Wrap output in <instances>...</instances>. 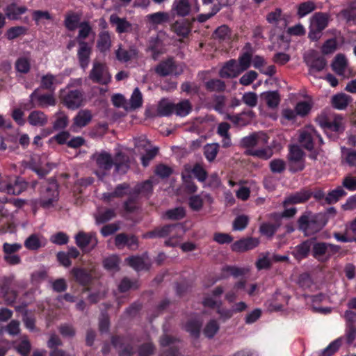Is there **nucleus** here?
Listing matches in <instances>:
<instances>
[{
    "label": "nucleus",
    "instance_id": "0e129e2a",
    "mask_svg": "<svg viewBox=\"0 0 356 356\" xmlns=\"http://www.w3.org/2000/svg\"><path fill=\"white\" fill-rule=\"evenodd\" d=\"M186 212L183 207H177L168 210L164 216L170 220H179L185 216Z\"/></svg>",
    "mask_w": 356,
    "mask_h": 356
},
{
    "label": "nucleus",
    "instance_id": "69168bd1",
    "mask_svg": "<svg viewBox=\"0 0 356 356\" xmlns=\"http://www.w3.org/2000/svg\"><path fill=\"white\" fill-rule=\"evenodd\" d=\"M104 266L109 270L118 271L119 270L120 259L116 255H112L104 260Z\"/></svg>",
    "mask_w": 356,
    "mask_h": 356
},
{
    "label": "nucleus",
    "instance_id": "2eb2a0df",
    "mask_svg": "<svg viewBox=\"0 0 356 356\" xmlns=\"http://www.w3.org/2000/svg\"><path fill=\"white\" fill-rule=\"evenodd\" d=\"M74 238L76 245L83 252H89L92 250L98 243L96 235L92 232L86 233L83 231H80Z\"/></svg>",
    "mask_w": 356,
    "mask_h": 356
},
{
    "label": "nucleus",
    "instance_id": "4be33fe9",
    "mask_svg": "<svg viewBox=\"0 0 356 356\" xmlns=\"http://www.w3.org/2000/svg\"><path fill=\"white\" fill-rule=\"evenodd\" d=\"M312 195V193L307 190H302L288 195L283 202V205L286 207L289 204H300L307 201Z\"/></svg>",
    "mask_w": 356,
    "mask_h": 356
},
{
    "label": "nucleus",
    "instance_id": "aec40b11",
    "mask_svg": "<svg viewBox=\"0 0 356 356\" xmlns=\"http://www.w3.org/2000/svg\"><path fill=\"white\" fill-rule=\"evenodd\" d=\"M91 52L92 44L88 42H81L79 44L77 57L80 66L83 70L86 69L89 65Z\"/></svg>",
    "mask_w": 356,
    "mask_h": 356
},
{
    "label": "nucleus",
    "instance_id": "6e6d98bb",
    "mask_svg": "<svg viewBox=\"0 0 356 356\" xmlns=\"http://www.w3.org/2000/svg\"><path fill=\"white\" fill-rule=\"evenodd\" d=\"M213 37L220 41L228 42L232 38V32L227 26L222 25L216 29Z\"/></svg>",
    "mask_w": 356,
    "mask_h": 356
},
{
    "label": "nucleus",
    "instance_id": "f704fd0d",
    "mask_svg": "<svg viewBox=\"0 0 356 356\" xmlns=\"http://www.w3.org/2000/svg\"><path fill=\"white\" fill-rule=\"evenodd\" d=\"M138 51L136 49L131 48L129 49H125L120 46L115 51L116 58L122 63H126L133 58H136Z\"/></svg>",
    "mask_w": 356,
    "mask_h": 356
},
{
    "label": "nucleus",
    "instance_id": "49530a36",
    "mask_svg": "<svg viewBox=\"0 0 356 356\" xmlns=\"http://www.w3.org/2000/svg\"><path fill=\"white\" fill-rule=\"evenodd\" d=\"M16 70L22 74H26L31 69V57L25 55L19 57L15 62Z\"/></svg>",
    "mask_w": 356,
    "mask_h": 356
},
{
    "label": "nucleus",
    "instance_id": "052dcab7",
    "mask_svg": "<svg viewBox=\"0 0 356 356\" xmlns=\"http://www.w3.org/2000/svg\"><path fill=\"white\" fill-rule=\"evenodd\" d=\"M79 20L80 17L77 14L71 13L66 15L64 24L69 31H74L77 28Z\"/></svg>",
    "mask_w": 356,
    "mask_h": 356
},
{
    "label": "nucleus",
    "instance_id": "f03ea898",
    "mask_svg": "<svg viewBox=\"0 0 356 356\" xmlns=\"http://www.w3.org/2000/svg\"><path fill=\"white\" fill-rule=\"evenodd\" d=\"M330 15L326 13H314L309 19L308 37L313 41H317L322 35V31L328 26Z\"/></svg>",
    "mask_w": 356,
    "mask_h": 356
},
{
    "label": "nucleus",
    "instance_id": "c03bdc74",
    "mask_svg": "<svg viewBox=\"0 0 356 356\" xmlns=\"http://www.w3.org/2000/svg\"><path fill=\"white\" fill-rule=\"evenodd\" d=\"M192 111V105L189 100L184 99L175 104V114L179 117L188 115Z\"/></svg>",
    "mask_w": 356,
    "mask_h": 356
},
{
    "label": "nucleus",
    "instance_id": "a211bd4d",
    "mask_svg": "<svg viewBox=\"0 0 356 356\" xmlns=\"http://www.w3.org/2000/svg\"><path fill=\"white\" fill-rule=\"evenodd\" d=\"M259 243L258 238H244L235 241L232 245V250L236 252H243L255 248Z\"/></svg>",
    "mask_w": 356,
    "mask_h": 356
},
{
    "label": "nucleus",
    "instance_id": "412c9836",
    "mask_svg": "<svg viewBox=\"0 0 356 356\" xmlns=\"http://www.w3.org/2000/svg\"><path fill=\"white\" fill-rule=\"evenodd\" d=\"M289 298L280 292H276L273 297L267 300L266 306L270 312L280 311L288 303Z\"/></svg>",
    "mask_w": 356,
    "mask_h": 356
},
{
    "label": "nucleus",
    "instance_id": "4d7b16f0",
    "mask_svg": "<svg viewBox=\"0 0 356 356\" xmlns=\"http://www.w3.org/2000/svg\"><path fill=\"white\" fill-rule=\"evenodd\" d=\"M202 321L195 318L188 321L184 326L185 330L193 337H198L200 334Z\"/></svg>",
    "mask_w": 356,
    "mask_h": 356
},
{
    "label": "nucleus",
    "instance_id": "6ab92c4d",
    "mask_svg": "<svg viewBox=\"0 0 356 356\" xmlns=\"http://www.w3.org/2000/svg\"><path fill=\"white\" fill-rule=\"evenodd\" d=\"M92 118L90 111L88 109L80 110L73 119L71 129L73 131H77L78 129L87 126Z\"/></svg>",
    "mask_w": 356,
    "mask_h": 356
},
{
    "label": "nucleus",
    "instance_id": "2f4dec72",
    "mask_svg": "<svg viewBox=\"0 0 356 356\" xmlns=\"http://www.w3.org/2000/svg\"><path fill=\"white\" fill-rule=\"evenodd\" d=\"M111 44L112 41L110 33L106 31H101L97 42V49L101 52L104 53L110 50Z\"/></svg>",
    "mask_w": 356,
    "mask_h": 356
},
{
    "label": "nucleus",
    "instance_id": "72a5a7b5",
    "mask_svg": "<svg viewBox=\"0 0 356 356\" xmlns=\"http://www.w3.org/2000/svg\"><path fill=\"white\" fill-rule=\"evenodd\" d=\"M149 49L152 51L154 60L158 59L159 56L163 53V44L159 35L150 39Z\"/></svg>",
    "mask_w": 356,
    "mask_h": 356
},
{
    "label": "nucleus",
    "instance_id": "c9c22d12",
    "mask_svg": "<svg viewBox=\"0 0 356 356\" xmlns=\"http://www.w3.org/2000/svg\"><path fill=\"white\" fill-rule=\"evenodd\" d=\"M157 113L160 116H169L175 113V103L167 99H161L158 104Z\"/></svg>",
    "mask_w": 356,
    "mask_h": 356
},
{
    "label": "nucleus",
    "instance_id": "c85d7f7f",
    "mask_svg": "<svg viewBox=\"0 0 356 356\" xmlns=\"http://www.w3.org/2000/svg\"><path fill=\"white\" fill-rule=\"evenodd\" d=\"M28 122L33 127H43L47 124L48 117L40 111H33L29 115Z\"/></svg>",
    "mask_w": 356,
    "mask_h": 356
},
{
    "label": "nucleus",
    "instance_id": "13d9d810",
    "mask_svg": "<svg viewBox=\"0 0 356 356\" xmlns=\"http://www.w3.org/2000/svg\"><path fill=\"white\" fill-rule=\"evenodd\" d=\"M246 115L249 116L250 118H252L253 115V113L252 111H250L247 113H242L239 115L228 114L226 115L225 118L229 120L236 126L243 127L248 123V121L245 119Z\"/></svg>",
    "mask_w": 356,
    "mask_h": 356
},
{
    "label": "nucleus",
    "instance_id": "680f3d73",
    "mask_svg": "<svg viewBox=\"0 0 356 356\" xmlns=\"http://www.w3.org/2000/svg\"><path fill=\"white\" fill-rule=\"evenodd\" d=\"M246 153L262 159H268L272 156V151L268 148H251L248 149Z\"/></svg>",
    "mask_w": 356,
    "mask_h": 356
},
{
    "label": "nucleus",
    "instance_id": "c756f323",
    "mask_svg": "<svg viewBox=\"0 0 356 356\" xmlns=\"http://www.w3.org/2000/svg\"><path fill=\"white\" fill-rule=\"evenodd\" d=\"M313 241L307 240L297 245L292 252L296 259L300 260L305 258L309 252H312Z\"/></svg>",
    "mask_w": 356,
    "mask_h": 356
},
{
    "label": "nucleus",
    "instance_id": "1a4fd4ad",
    "mask_svg": "<svg viewBox=\"0 0 356 356\" xmlns=\"http://www.w3.org/2000/svg\"><path fill=\"white\" fill-rule=\"evenodd\" d=\"M184 234V229L181 225L175 224L163 226V227L156 229L144 235L145 238L165 237L179 238Z\"/></svg>",
    "mask_w": 356,
    "mask_h": 356
},
{
    "label": "nucleus",
    "instance_id": "5fc2aeb1",
    "mask_svg": "<svg viewBox=\"0 0 356 356\" xmlns=\"http://www.w3.org/2000/svg\"><path fill=\"white\" fill-rule=\"evenodd\" d=\"M244 274V270L236 266H225L222 268L221 275L218 277V280L225 279L230 275L235 277H238Z\"/></svg>",
    "mask_w": 356,
    "mask_h": 356
},
{
    "label": "nucleus",
    "instance_id": "473e14b6",
    "mask_svg": "<svg viewBox=\"0 0 356 356\" xmlns=\"http://www.w3.org/2000/svg\"><path fill=\"white\" fill-rule=\"evenodd\" d=\"M26 10L27 8L25 6H19L16 3H11L6 6L4 12L6 17L9 19L16 20Z\"/></svg>",
    "mask_w": 356,
    "mask_h": 356
},
{
    "label": "nucleus",
    "instance_id": "cd10ccee",
    "mask_svg": "<svg viewBox=\"0 0 356 356\" xmlns=\"http://www.w3.org/2000/svg\"><path fill=\"white\" fill-rule=\"evenodd\" d=\"M62 83L60 76L47 74L41 78V87L51 92L54 91L57 85Z\"/></svg>",
    "mask_w": 356,
    "mask_h": 356
},
{
    "label": "nucleus",
    "instance_id": "a18cd8bd",
    "mask_svg": "<svg viewBox=\"0 0 356 356\" xmlns=\"http://www.w3.org/2000/svg\"><path fill=\"white\" fill-rule=\"evenodd\" d=\"M332 70L339 75H343L347 68V60L343 55H337L332 64Z\"/></svg>",
    "mask_w": 356,
    "mask_h": 356
},
{
    "label": "nucleus",
    "instance_id": "6e6552de",
    "mask_svg": "<svg viewBox=\"0 0 356 356\" xmlns=\"http://www.w3.org/2000/svg\"><path fill=\"white\" fill-rule=\"evenodd\" d=\"M60 93L62 102L67 108L74 110L82 105L83 95L80 90L63 89Z\"/></svg>",
    "mask_w": 356,
    "mask_h": 356
},
{
    "label": "nucleus",
    "instance_id": "864d4df0",
    "mask_svg": "<svg viewBox=\"0 0 356 356\" xmlns=\"http://www.w3.org/2000/svg\"><path fill=\"white\" fill-rule=\"evenodd\" d=\"M128 188L129 187L127 184H120L116 187L114 192L104 193L102 199L106 202H108L113 197H122L127 193Z\"/></svg>",
    "mask_w": 356,
    "mask_h": 356
},
{
    "label": "nucleus",
    "instance_id": "e2e57ef3",
    "mask_svg": "<svg viewBox=\"0 0 356 356\" xmlns=\"http://www.w3.org/2000/svg\"><path fill=\"white\" fill-rule=\"evenodd\" d=\"M143 96L138 88H135L129 99V108L136 109L142 106Z\"/></svg>",
    "mask_w": 356,
    "mask_h": 356
},
{
    "label": "nucleus",
    "instance_id": "9b49d317",
    "mask_svg": "<svg viewBox=\"0 0 356 356\" xmlns=\"http://www.w3.org/2000/svg\"><path fill=\"white\" fill-rule=\"evenodd\" d=\"M304 60L309 69L310 74L322 71L326 65L325 58L314 50L305 53Z\"/></svg>",
    "mask_w": 356,
    "mask_h": 356
},
{
    "label": "nucleus",
    "instance_id": "f3484780",
    "mask_svg": "<svg viewBox=\"0 0 356 356\" xmlns=\"http://www.w3.org/2000/svg\"><path fill=\"white\" fill-rule=\"evenodd\" d=\"M30 99L37 106L41 108L55 106L56 102L53 94H39L38 90L31 94Z\"/></svg>",
    "mask_w": 356,
    "mask_h": 356
},
{
    "label": "nucleus",
    "instance_id": "b1692460",
    "mask_svg": "<svg viewBox=\"0 0 356 356\" xmlns=\"http://www.w3.org/2000/svg\"><path fill=\"white\" fill-rule=\"evenodd\" d=\"M169 18L170 16L168 13L160 11L147 15L145 17V20L149 27L156 28L159 25L168 22Z\"/></svg>",
    "mask_w": 356,
    "mask_h": 356
},
{
    "label": "nucleus",
    "instance_id": "774afa93",
    "mask_svg": "<svg viewBox=\"0 0 356 356\" xmlns=\"http://www.w3.org/2000/svg\"><path fill=\"white\" fill-rule=\"evenodd\" d=\"M172 29L177 35L184 38L186 37L190 32L188 25L184 22H176L174 24Z\"/></svg>",
    "mask_w": 356,
    "mask_h": 356
},
{
    "label": "nucleus",
    "instance_id": "a19ab883",
    "mask_svg": "<svg viewBox=\"0 0 356 356\" xmlns=\"http://www.w3.org/2000/svg\"><path fill=\"white\" fill-rule=\"evenodd\" d=\"M341 152V163L347 164L350 166H356V150L342 147Z\"/></svg>",
    "mask_w": 356,
    "mask_h": 356
},
{
    "label": "nucleus",
    "instance_id": "bf43d9fd",
    "mask_svg": "<svg viewBox=\"0 0 356 356\" xmlns=\"http://www.w3.org/2000/svg\"><path fill=\"white\" fill-rule=\"evenodd\" d=\"M220 328L219 324L216 320H210L205 325L203 333L208 338H213L218 332Z\"/></svg>",
    "mask_w": 356,
    "mask_h": 356
},
{
    "label": "nucleus",
    "instance_id": "09e8293b",
    "mask_svg": "<svg viewBox=\"0 0 356 356\" xmlns=\"http://www.w3.org/2000/svg\"><path fill=\"white\" fill-rule=\"evenodd\" d=\"M345 195H346V193L343 188L341 186H338L330 191L325 196V200L327 204H334Z\"/></svg>",
    "mask_w": 356,
    "mask_h": 356
},
{
    "label": "nucleus",
    "instance_id": "79ce46f5",
    "mask_svg": "<svg viewBox=\"0 0 356 356\" xmlns=\"http://www.w3.org/2000/svg\"><path fill=\"white\" fill-rule=\"evenodd\" d=\"M45 244L44 238L37 234H32L24 241V246L31 250H35Z\"/></svg>",
    "mask_w": 356,
    "mask_h": 356
},
{
    "label": "nucleus",
    "instance_id": "8fccbe9b",
    "mask_svg": "<svg viewBox=\"0 0 356 356\" xmlns=\"http://www.w3.org/2000/svg\"><path fill=\"white\" fill-rule=\"evenodd\" d=\"M79 33L76 37L78 44L86 42L85 40L92 32V27L88 22H82L79 25Z\"/></svg>",
    "mask_w": 356,
    "mask_h": 356
},
{
    "label": "nucleus",
    "instance_id": "e433bc0d",
    "mask_svg": "<svg viewBox=\"0 0 356 356\" xmlns=\"http://www.w3.org/2000/svg\"><path fill=\"white\" fill-rule=\"evenodd\" d=\"M110 22L116 26V31L122 33L127 32L131 29V24L124 18H120L117 15L110 16Z\"/></svg>",
    "mask_w": 356,
    "mask_h": 356
},
{
    "label": "nucleus",
    "instance_id": "39448f33",
    "mask_svg": "<svg viewBox=\"0 0 356 356\" xmlns=\"http://www.w3.org/2000/svg\"><path fill=\"white\" fill-rule=\"evenodd\" d=\"M58 199V186L55 182L50 183L41 191L40 197L35 200V204H39L44 209L53 207Z\"/></svg>",
    "mask_w": 356,
    "mask_h": 356
},
{
    "label": "nucleus",
    "instance_id": "ddd939ff",
    "mask_svg": "<svg viewBox=\"0 0 356 356\" xmlns=\"http://www.w3.org/2000/svg\"><path fill=\"white\" fill-rule=\"evenodd\" d=\"M22 245L19 243H4L2 246L3 260L10 265H17L22 261L21 257L17 253L22 249Z\"/></svg>",
    "mask_w": 356,
    "mask_h": 356
},
{
    "label": "nucleus",
    "instance_id": "338daca9",
    "mask_svg": "<svg viewBox=\"0 0 356 356\" xmlns=\"http://www.w3.org/2000/svg\"><path fill=\"white\" fill-rule=\"evenodd\" d=\"M251 54L248 52L243 53L241 56H239L237 65L241 73L250 67L251 65Z\"/></svg>",
    "mask_w": 356,
    "mask_h": 356
},
{
    "label": "nucleus",
    "instance_id": "0eeeda50",
    "mask_svg": "<svg viewBox=\"0 0 356 356\" xmlns=\"http://www.w3.org/2000/svg\"><path fill=\"white\" fill-rule=\"evenodd\" d=\"M299 142L305 148L311 150L316 143L321 145L323 144V139L313 127L307 126L300 131Z\"/></svg>",
    "mask_w": 356,
    "mask_h": 356
},
{
    "label": "nucleus",
    "instance_id": "7ed1b4c3",
    "mask_svg": "<svg viewBox=\"0 0 356 356\" xmlns=\"http://www.w3.org/2000/svg\"><path fill=\"white\" fill-rule=\"evenodd\" d=\"M340 250V247L325 242H313L312 255L320 262H326Z\"/></svg>",
    "mask_w": 356,
    "mask_h": 356
},
{
    "label": "nucleus",
    "instance_id": "3c124183",
    "mask_svg": "<svg viewBox=\"0 0 356 356\" xmlns=\"http://www.w3.org/2000/svg\"><path fill=\"white\" fill-rule=\"evenodd\" d=\"M15 349L22 356H28L31 349V344L27 336H22L19 339V343L17 344Z\"/></svg>",
    "mask_w": 356,
    "mask_h": 356
},
{
    "label": "nucleus",
    "instance_id": "423d86ee",
    "mask_svg": "<svg viewBox=\"0 0 356 356\" xmlns=\"http://www.w3.org/2000/svg\"><path fill=\"white\" fill-rule=\"evenodd\" d=\"M317 121L327 135L329 131L339 133L344 129V120L340 115H334L329 118L321 115Z\"/></svg>",
    "mask_w": 356,
    "mask_h": 356
},
{
    "label": "nucleus",
    "instance_id": "603ef678",
    "mask_svg": "<svg viewBox=\"0 0 356 356\" xmlns=\"http://www.w3.org/2000/svg\"><path fill=\"white\" fill-rule=\"evenodd\" d=\"M316 9V3L308 1L301 3L298 5L297 15L300 18H302Z\"/></svg>",
    "mask_w": 356,
    "mask_h": 356
},
{
    "label": "nucleus",
    "instance_id": "f8f14e48",
    "mask_svg": "<svg viewBox=\"0 0 356 356\" xmlns=\"http://www.w3.org/2000/svg\"><path fill=\"white\" fill-rule=\"evenodd\" d=\"M89 78L95 83L108 84L111 79V76L105 64L95 61L90 70Z\"/></svg>",
    "mask_w": 356,
    "mask_h": 356
},
{
    "label": "nucleus",
    "instance_id": "5701e85b",
    "mask_svg": "<svg viewBox=\"0 0 356 356\" xmlns=\"http://www.w3.org/2000/svg\"><path fill=\"white\" fill-rule=\"evenodd\" d=\"M219 74L222 78H234L241 74V72L238 67L237 61L232 59L222 66Z\"/></svg>",
    "mask_w": 356,
    "mask_h": 356
},
{
    "label": "nucleus",
    "instance_id": "bb28decb",
    "mask_svg": "<svg viewBox=\"0 0 356 356\" xmlns=\"http://www.w3.org/2000/svg\"><path fill=\"white\" fill-rule=\"evenodd\" d=\"M267 21L278 27L280 29H285L287 22L286 18L282 15V10L277 8L275 11L270 13L266 17Z\"/></svg>",
    "mask_w": 356,
    "mask_h": 356
},
{
    "label": "nucleus",
    "instance_id": "ea45409f",
    "mask_svg": "<svg viewBox=\"0 0 356 356\" xmlns=\"http://www.w3.org/2000/svg\"><path fill=\"white\" fill-rule=\"evenodd\" d=\"M261 98L270 108H276L280 101V95L277 91L264 92L261 95Z\"/></svg>",
    "mask_w": 356,
    "mask_h": 356
},
{
    "label": "nucleus",
    "instance_id": "37998d69",
    "mask_svg": "<svg viewBox=\"0 0 356 356\" xmlns=\"http://www.w3.org/2000/svg\"><path fill=\"white\" fill-rule=\"evenodd\" d=\"M350 101L351 97L349 95L344 93H339L332 97V104L335 108L342 110L346 108Z\"/></svg>",
    "mask_w": 356,
    "mask_h": 356
},
{
    "label": "nucleus",
    "instance_id": "a878e982",
    "mask_svg": "<svg viewBox=\"0 0 356 356\" xmlns=\"http://www.w3.org/2000/svg\"><path fill=\"white\" fill-rule=\"evenodd\" d=\"M267 143V140L264 134H254L244 137L241 140V144L245 147H254Z\"/></svg>",
    "mask_w": 356,
    "mask_h": 356
},
{
    "label": "nucleus",
    "instance_id": "de8ad7c7",
    "mask_svg": "<svg viewBox=\"0 0 356 356\" xmlns=\"http://www.w3.org/2000/svg\"><path fill=\"white\" fill-rule=\"evenodd\" d=\"M71 273L75 280L83 285L87 284L91 280V275L83 268H74Z\"/></svg>",
    "mask_w": 356,
    "mask_h": 356
},
{
    "label": "nucleus",
    "instance_id": "20e7f679",
    "mask_svg": "<svg viewBox=\"0 0 356 356\" xmlns=\"http://www.w3.org/2000/svg\"><path fill=\"white\" fill-rule=\"evenodd\" d=\"M171 10L179 17L195 14L200 10L198 0H174Z\"/></svg>",
    "mask_w": 356,
    "mask_h": 356
},
{
    "label": "nucleus",
    "instance_id": "393cba45",
    "mask_svg": "<svg viewBox=\"0 0 356 356\" xmlns=\"http://www.w3.org/2000/svg\"><path fill=\"white\" fill-rule=\"evenodd\" d=\"M126 261L128 264L134 268L136 270H142L148 269L149 266V261L146 254L143 256H132L127 258Z\"/></svg>",
    "mask_w": 356,
    "mask_h": 356
},
{
    "label": "nucleus",
    "instance_id": "7c9ffc66",
    "mask_svg": "<svg viewBox=\"0 0 356 356\" xmlns=\"http://www.w3.org/2000/svg\"><path fill=\"white\" fill-rule=\"evenodd\" d=\"M183 184L188 193H193L197 190V186L193 182L191 175L190 165H186L181 172Z\"/></svg>",
    "mask_w": 356,
    "mask_h": 356
},
{
    "label": "nucleus",
    "instance_id": "f257e3e1",
    "mask_svg": "<svg viewBox=\"0 0 356 356\" xmlns=\"http://www.w3.org/2000/svg\"><path fill=\"white\" fill-rule=\"evenodd\" d=\"M95 158L99 168L104 170H110L114 165L118 173L124 174L129 168V159L122 152L117 153L114 159L106 152L96 154Z\"/></svg>",
    "mask_w": 356,
    "mask_h": 356
},
{
    "label": "nucleus",
    "instance_id": "9d476101",
    "mask_svg": "<svg viewBox=\"0 0 356 356\" xmlns=\"http://www.w3.org/2000/svg\"><path fill=\"white\" fill-rule=\"evenodd\" d=\"M26 188L24 181L16 179L15 177H4L0 181V191L10 195H19Z\"/></svg>",
    "mask_w": 356,
    "mask_h": 356
},
{
    "label": "nucleus",
    "instance_id": "4468645a",
    "mask_svg": "<svg viewBox=\"0 0 356 356\" xmlns=\"http://www.w3.org/2000/svg\"><path fill=\"white\" fill-rule=\"evenodd\" d=\"M299 229L302 230L305 235H312L322 228V225L317 220L314 216L303 215L298 220Z\"/></svg>",
    "mask_w": 356,
    "mask_h": 356
},
{
    "label": "nucleus",
    "instance_id": "dca6fc26",
    "mask_svg": "<svg viewBox=\"0 0 356 356\" xmlns=\"http://www.w3.org/2000/svg\"><path fill=\"white\" fill-rule=\"evenodd\" d=\"M155 72L161 76H165L170 74H179L182 72L181 67L178 68L172 59L169 58L161 62L155 67Z\"/></svg>",
    "mask_w": 356,
    "mask_h": 356
},
{
    "label": "nucleus",
    "instance_id": "58836bf2",
    "mask_svg": "<svg viewBox=\"0 0 356 356\" xmlns=\"http://www.w3.org/2000/svg\"><path fill=\"white\" fill-rule=\"evenodd\" d=\"M342 337L332 341L325 348L318 353H314L311 356H330L337 352L342 344Z\"/></svg>",
    "mask_w": 356,
    "mask_h": 356
},
{
    "label": "nucleus",
    "instance_id": "4c0bfd02",
    "mask_svg": "<svg viewBox=\"0 0 356 356\" xmlns=\"http://www.w3.org/2000/svg\"><path fill=\"white\" fill-rule=\"evenodd\" d=\"M245 288V280L237 282L233 288L225 295V298L229 302H234L238 297L240 291Z\"/></svg>",
    "mask_w": 356,
    "mask_h": 356
}]
</instances>
